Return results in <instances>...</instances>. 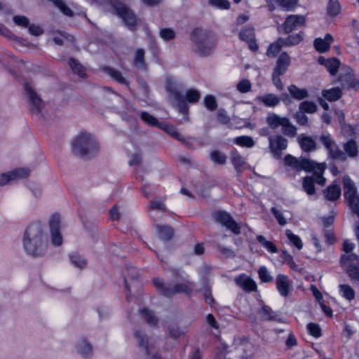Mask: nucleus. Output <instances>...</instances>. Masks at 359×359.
I'll return each instance as SVG.
<instances>
[{"mask_svg": "<svg viewBox=\"0 0 359 359\" xmlns=\"http://www.w3.org/2000/svg\"><path fill=\"white\" fill-rule=\"evenodd\" d=\"M23 247L34 257H41L47 249L48 242L42 224L37 222L26 229L23 236Z\"/></svg>", "mask_w": 359, "mask_h": 359, "instance_id": "obj_1", "label": "nucleus"}, {"mask_svg": "<svg viewBox=\"0 0 359 359\" xmlns=\"http://www.w3.org/2000/svg\"><path fill=\"white\" fill-rule=\"evenodd\" d=\"M166 89L170 93V97L175 102V105L178 111L184 114L183 119L180 121V123H183L188 121L189 107L186 100L189 103L197 102L201 98L200 92L196 89L190 88L187 90L184 98L178 88L170 81L167 82Z\"/></svg>", "mask_w": 359, "mask_h": 359, "instance_id": "obj_2", "label": "nucleus"}, {"mask_svg": "<svg viewBox=\"0 0 359 359\" xmlns=\"http://www.w3.org/2000/svg\"><path fill=\"white\" fill-rule=\"evenodd\" d=\"M72 153L83 159L95 157L100 151V144L95 137L88 133H81L72 140Z\"/></svg>", "mask_w": 359, "mask_h": 359, "instance_id": "obj_3", "label": "nucleus"}, {"mask_svg": "<svg viewBox=\"0 0 359 359\" xmlns=\"http://www.w3.org/2000/svg\"><path fill=\"white\" fill-rule=\"evenodd\" d=\"M190 40L193 43L192 51L201 57L210 55L215 49V43L210 39L206 30L195 28L190 33Z\"/></svg>", "mask_w": 359, "mask_h": 359, "instance_id": "obj_4", "label": "nucleus"}, {"mask_svg": "<svg viewBox=\"0 0 359 359\" xmlns=\"http://www.w3.org/2000/svg\"><path fill=\"white\" fill-rule=\"evenodd\" d=\"M152 282L158 292L165 297H172L177 294L181 293L190 295L192 292L191 287L185 283H177L174 286H170L166 285L162 279L158 278H154Z\"/></svg>", "mask_w": 359, "mask_h": 359, "instance_id": "obj_5", "label": "nucleus"}, {"mask_svg": "<svg viewBox=\"0 0 359 359\" xmlns=\"http://www.w3.org/2000/svg\"><path fill=\"white\" fill-rule=\"evenodd\" d=\"M266 121L270 128L273 130L281 127L282 133L285 136L294 137L297 135V128L287 117H281L275 113H269Z\"/></svg>", "mask_w": 359, "mask_h": 359, "instance_id": "obj_6", "label": "nucleus"}, {"mask_svg": "<svg viewBox=\"0 0 359 359\" xmlns=\"http://www.w3.org/2000/svg\"><path fill=\"white\" fill-rule=\"evenodd\" d=\"M109 4L124 22L130 31L137 29V18L134 12L126 4L118 0H109Z\"/></svg>", "mask_w": 359, "mask_h": 359, "instance_id": "obj_7", "label": "nucleus"}, {"mask_svg": "<svg viewBox=\"0 0 359 359\" xmlns=\"http://www.w3.org/2000/svg\"><path fill=\"white\" fill-rule=\"evenodd\" d=\"M318 140L326 149L329 158L340 162L346 161L345 154L339 149L330 134H323L319 137Z\"/></svg>", "mask_w": 359, "mask_h": 359, "instance_id": "obj_8", "label": "nucleus"}, {"mask_svg": "<svg viewBox=\"0 0 359 359\" xmlns=\"http://www.w3.org/2000/svg\"><path fill=\"white\" fill-rule=\"evenodd\" d=\"M318 140L326 149L329 158L340 162L346 161L345 154L339 149L330 134H323L319 137Z\"/></svg>", "mask_w": 359, "mask_h": 359, "instance_id": "obj_9", "label": "nucleus"}, {"mask_svg": "<svg viewBox=\"0 0 359 359\" xmlns=\"http://www.w3.org/2000/svg\"><path fill=\"white\" fill-rule=\"evenodd\" d=\"M23 86L29 100L31 113L36 115L39 114L43 107L42 100L28 82H25Z\"/></svg>", "mask_w": 359, "mask_h": 359, "instance_id": "obj_10", "label": "nucleus"}, {"mask_svg": "<svg viewBox=\"0 0 359 359\" xmlns=\"http://www.w3.org/2000/svg\"><path fill=\"white\" fill-rule=\"evenodd\" d=\"M214 219L234 234L238 235L241 233V226L229 213L225 211H218L214 214Z\"/></svg>", "mask_w": 359, "mask_h": 359, "instance_id": "obj_11", "label": "nucleus"}, {"mask_svg": "<svg viewBox=\"0 0 359 359\" xmlns=\"http://www.w3.org/2000/svg\"><path fill=\"white\" fill-rule=\"evenodd\" d=\"M284 161L286 165H288L297 171L303 170L306 172H311L313 168L312 166L314 164V161L309 158H304L298 159L290 154H287L285 156Z\"/></svg>", "mask_w": 359, "mask_h": 359, "instance_id": "obj_12", "label": "nucleus"}, {"mask_svg": "<svg viewBox=\"0 0 359 359\" xmlns=\"http://www.w3.org/2000/svg\"><path fill=\"white\" fill-rule=\"evenodd\" d=\"M139 272L137 269L135 267H130L127 269V275L125 278V287L128 291L127 297L129 298L130 294L132 292V289L136 290L138 292L141 291L142 283L138 280Z\"/></svg>", "mask_w": 359, "mask_h": 359, "instance_id": "obj_13", "label": "nucleus"}, {"mask_svg": "<svg viewBox=\"0 0 359 359\" xmlns=\"http://www.w3.org/2000/svg\"><path fill=\"white\" fill-rule=\"evenodd\" d=\"M349 67H345L339 74L338 81L341 83L344 89H358L359 80L356 79L351 72Z\"/></svg>", "mask_w": 359, "mask_h": 359, "instance_id": "obj_14", "label": "nucleus"}, {"mask_svg": "<svg viewBox=\"0 0 359 359\" xmlns=\"http://www.w3.org/2000/svg\"><path fill=\"white\" fill-rule=\"evenodd\" d=\"M269 142L271 151L276 157L280 158L282 151L287 147V140L280 135H275L269 137Z\"/></svg>", "mask_w": 359, "mask_h": 359, "instance_id": "obj_15", "label": "nucleus"}, {"mask_svg": "<svg viewBox=\"0 0 359 359\" xmlns=\"http://www.w3.org/2000/svg\"><path fill=\"white\" fill-rule=\"evenodd\" d=\"M60 215H53L49 220V226L51 234V243L55 246H60L63 242L62 236L60 232Z\"/></svg>", "mask_w": 359, "mask_h": 359, "instance_id": "obj_16", "label": "nucleus"}, {"mask_svg": "<svg viewBox=\"0 0 359 359\" xmlns=\"http://www.w3.org/2000/svg\"><path fill=\"white\" fill-rule=\"evenodd\" d=\"M305 21V17L303 15H288L282 25V30L284 34H289L293 30L304 26Z\"/></svg>", "mask_w": 359, "mask_h": 359, "instance_id": "obj_17", "label": "nucleus"}, {"mask_svg": "<svg viewBox=\"0 0 359 359\" xmlns=\"http://www.w3.org/2000/svg\"><path fill=\"white\" fill-rule=\"evenodd\" d=\"M29 175V170L27 168H18L12 171L0 175V186H4L11 181L25 178Z\"/></svg>", "mask_w": 359, "mask_h": 359, "instance_id": "obj_18", "label": "nucleus"}, {"mask_svg": "<svg viewBox=\"0 0 359 359\" xmlns=\"http://www.w3.org/2000/svg\"><path fill=\"white\" fill-rule=\"evenodd\" d=\"M276 289L280 296L287 297L292 291V283L289 277L284 274H278L276 278Z\"/></svg>", "mask_w": 359, "mask_h": 359, "instance_id": "obj_19", "label": "nucleus"}, {"mask_svg": "<svg viewBox=\"0 0 359 359\" xmlns=\"http://www.w3.org/2000/svg\"><path fill=\"white\" fill-rule=\"evenodd\" d=\"M291 63V57L286 52H283L280 54L276 62V66L273 72L278 74L283 75L287 70L288 67Z\"/></svg>", "mask_w": 359, "mask_h": 359, "instance_id": "obj_20", "label": "nucleus"}, {"mask_svg": "<svg viewBox=\"0 0 359 359\" xmlns=\"http://www.w3.org/2000/svg\"><path fill=\"white\" fill-rule=\"evenodd\" d=\"M76 351L84 358H88L93 355V346L86 338H81L78 341Z\"/></svg>", "mask_w": 359, "mask_h": 359, "instance_id": "obj_21", "label": "nucleus"}, {"mask_svg": "<svg viewBox=\"0 0 359 359\" xmlns=\"http://www.w3.org/2000/svg\"><path fill=\"white\" fill-rule=\"evenodd\" d=\"M332 41V36L330 34H326L324 39L316 38L313 41V46L318 52L325 53L330 49Z\"/></svg>", "mask_w": 359, "mask_h": 359, "instance_id": "obj_22", "label": "nucleus"}, {"mask_svg": "<svg viewBox=\"0 0 359 359\" xmlns=\"http://www.w3.org/2000/svg\"><path fill=\"white\" fill-rule=\"evenodd\" d=\"M312 167L313 168L312 169L313 174L311 177H313L314 182L323 186L326 182L325 178L323 175L325 169V164L318 163L314 161V164Z\"/></svg>", "mask_w": 359, "mask_h": 359, "instance_id": "obj_23", "label": "nucleus"}, {"mask_svg": "<svg viewBox=\"0 0 359 359\" xmlns=\"http://www.w3.org/2000/svg\"><path fill=\"white\" fill-rule=\"evenodd\" d=\"M343 182L344 197L347 201L358 195L357 188L355 185V183L348 176L344 177Z\"/></svg>", "mask_w": 359, "mask_h": 359, "instance_id": "obj_24", "label": "nucleus"}, {"mask_svg": "<svg viewBox=\"0 0 359 359\" xmlns=\"http://www.w3.org/2000/svg\"><path fill=\"white\" fill-rule=\"evenodd\" d=\"M344 153L346 155V161L347 157L356 158L358 156L359 151L356 142L354 140H349L343 144Z\"/></svg>", "mask_w": 359, "mask_h": 359, "instance_id": "obj_25", "label": "nucleus"}, {"mask_svg": "<svg viewBox=\"0 0 359 359\" xmlns=\"http://www.w3.org/2000/svg\"><path fill=\"white\" fill-rule=\"evenodd\" d=\"M262 320L270 321L278 320L280 321V318H277V313L272 310V309L267 305H262L257 311Z\"/></svg>", "mask_w": 359, "mask_h": 359, "instance_id": "obj_26", "label": "nucleus"}, {"mask_svg": "<svg viewBox=\"0 0 359 359\" xmlns=\"http://www.w3.org/2000/svg\"><path fill=\"white\" fill-rule=\"evenodd\" d=\"M299 144L305 152H312L317 149L316 141L310 136L302 135L299 140Z\"/></svg>", "mask_w": 359, "mask_h": 359, "instance_id": "obj_27", "label": "nucleus"}, {"mask_svg": "<svg viewBox=\"0 0 359 359\" xmlns=\"http://www.w3.org/2000/svg\"><path fill=\"white\" fill-rule=\"evenodd\" d=\"M145 52L143 49L139 48L136 50L134 58L133 65L134 66L141 71L147 70V65L144 60Z\"/></svg>", "mask_w": 359, "mask_h": 359, "instance_id": "obj_28", "label": "nucleus"}, {"mask_svg": "<svg viewBox=\"0 0 359 359\" xmlns=\"http://www.w3.org/2000/svg\"><path fill=\"white\" fill-rule=\"evenodd\" d=\"M323 194L326 199L334 201L341 196V188L337 184H331L324 190Z\"/></svg>", "mask_w": 359, "mask_h": 359, "instance_id": "obj_29", "label": "nucleus"}, {"mask_svg": "<svg viewBox=\"0 0 359 359\" xmlns=\"http://www.w3.org/2000/svg\"><path fill=\"white\" fill-rule=\"evenodd\" d=\"M290 95L297 100H302L309 97V92L306 88H299L292 84L287 87Z\"/></svg>", "mask_w": 359, "mask_h": 359, "instance_id": "obj_30", "label": "nucleus"}, {"mask_svg": "<svg viewBox=\"0 0 359 359\" xmlns=\"http://www.w3.org/2000/svg\"><path fill=\"white\" fill-rule=\"evenodd\" d=\"M322 95L329 102H336L342 96L341 90L339 87L332 88L322 91Z\"/></svg>", "mask_w": 359, "mask_h": 359, "instance_id": "obj_31", "label": "nucleus"}, {"mask_svg": "<svg viewBox=\"0 0 359 359\" xmlns=\"http://www.w3.org/2000/svg\"><path fill=\"white\" fill-rule=\"evenodd\" d=\"M257 100L262 102L266 107H274L280 103V98L273 94L269 93L262 96H258Z\"/></svg>", "mask_w": 359, "mask_h": 359, "instance_id": "obj_32", "label": "nucleus"}, {"mask_svg": "<svg viewBox=\"0 0 359 359\" xmlns=\"http://www.w3.org/2000/svg\"><path fill=\"white\" fill-rule=\"evenodd\" d=\"M104 70L105 73L109 75L111 77V79H113L116 81L118 82L119 83L126 85L127 86H128V82L123 77L122 73L120 71L110 67H104Z\"/></svg>", "mask_w": 359, "mask_h": 359, "instance_id": "obj_33", "label": "nucleus"}, {"mask_svg": "<svg viewBox=\"0 0 359 359\" xmlns=\"http://www.w3.org/2000/svg\"><path fill=\"white\" fill-rule=\"evenodd\" d=\"M158 236L163 241H169L173 236V229L168 225H157Z\"/></svg>", "mask_w": 359, "mask_h": 359, "instance_id": "obj_34", "label": "nucleus"}, {"mask_svg": "<svg viewBox=\"0 0 359 359\" xmlns=\"http://www.w3.org/2000/svg\"><path fill=\"white\" fill-rule=\"evenodd\" d=\"M141 120L146 124L157 128H162L161 123L154 116L147 111H140Z\"/></svg>", "mask_w": 359, "mask_h": 359, "instance_id": "obj_35", "label": "nucleus"}, {"mask_svg": "<svg viewBox=\"0 0 359 359\" xmlns=\"http://www.w3.org/2000/svg\"><path fill=\"white\" fill-rule=\"evenodd\" d=\"M69 65L74 74H78L80 77L86 76V69L78 60L70 58Z\"/></svg>", "mask_w": 359, "mask_h": 359, "instance_id": "obj_36", "label": "nucleus"}, {"mask_svg": "<svg viewBox=\"0 0 359 359\" xmlns=\"http://www.w3.org/2000/svg\"><path fill=\"white\" fill-rule=\"evenodd\" d=\"M163 128L166 133H168L171 137L176 139L177 140L183 142L186 145H188V142L185 138L178 132L177 129L172 125H165Z\"/></svg>", "mask_w": 359, "mask_h": 359, "instance_id": "obj_37", "label": "nucleus"}, {"mask_svg": "<svg viewBox=\"0 0 359 359\" xmlns=\"http://www.w3.org/2000/svg\"><path fill=\"white\" fill-rule=\"evenodd\" d=\"M239 38L246 42L255 39L254 28L250 25L245 26L241 30Z\"/></svg>", "mask_w": 359, "mask_h": 359, "instance_id": "obj_38", "label": "nucleus"}, {"mask_svg": "<svg viewBox=\"0 0 359 359\" xmlns=\"http://www.w3.org/2000/svg\"><path fill=\"white\" fill-rule=\"evenodd\" d=\"M231 163L237 172H241L245 164V159L237 152H233L231 156Z\"/></svg>", "mask_w": 359, "mask_h": 359, "instance_id": "obj_39", "label": "nucleus"}, {"mask_svg": "<svg viewBox=\"0 0 359 359\" xmlns=\"http://www.w3.org/2000/svg\"><path fill=\"white\" fill-rule=\"evenodd\" d=\"M302 187L308 195H313L316 193L314 180L313 177L306 176L303 178Z\"/></svg>", "mask_w": 359, "mask_h": 359, "instance_id": "obj_40", "label": "nucleus"}, {"mask_svg": "<svg viewBox=\"0 0 359 359\" xmlns=\"http://www.w3.org/2000/svg\"><path fill=\"white\" fill-rule=\"evenodd\" d=\"M341 62L337 58L331 57L326 62L325 67L332 76H334L337 74Z\"/></svg>", "mask_w": 359, "mask_h": 359, "instance_id": "obj_41", "label": "nucleus"}, {"mask_svg": "<svg viewBox=\"0 0 359 359\" xmlns=\"http://www.w3.org/2000/svg\"><path fill=\"white\" fill-rule=\"evenodd\" d=\"M233 142L241 147L251 148L255 145L252 137L250 136L243 135L236 137Z\"/></svg>", "mask_w": 359, "mask_h": 359, "instance_id": "obj_42", "label": "nucleus"}, {"mask_svg": "<svg viewBox=\"0 0 359 359\" xmlns=\"http://www.w3.org/2000/svg\"><path fill=\"white\" fill-rule=\"evenodd\" d=\"M318 107L313 102L304 101L299 104V110L304 113L313 114L317 111Z\"/></svg>", "mask_w": 359, "mask_h": 359, "instance_id": "obj_43", "label": "nucleus"}, {"mask_svg": "<svg viewBox=\"0 0 359 359\" xmlns=\"http://www.w3.org/2000/svg\"><path fill=\"white\" fill-rule=\"evenodd\" d=\"M140 313L144 318L146 322L151 326H154L158 323L157 318L154 315L153 312L148 309H142Z\"/></svg>", "mask_w": 359, "mask_h": 359, "instance_id": "obj_44", "label": "nucleus"}, {"mask_svg": "<svg viewBox=\"0 0 359 359\" xmlns=\"http://www.w3.org/2000/svg\"><path fill=\"white\" fill-rule=\"evenodd\" d=\"M341 11V6L337 0H329L327 11L329 15L336 16Z\"/></svg>", "mask_w": 359, "mask_h": 359, "instance_id": "obj_45", "label": "nucleus"}, {"mask_svg": "<svg viewBox=\"0 0 359 359\" xmlns=\"http://www.w3.org/2000/svg\"><path fill=\"white\" fill-rule=\"evenodd\" d=\"M341 262L344 266L348 267L349 264L358 265V257L354 253L348 255H342L341 257Z\"/></svg>", "mask_w": 359, "mask_h": 359, "instance_id": "obj_46", "label": "nucleus"}, {"mask_svg": "<svg viewBox=\"0 0 359 359\" xmlns=\"http://www.w3.org/2000/svg\"><path fill=\"white\" fill-rule=\"evenodd\" d=\"M210 158L215 163L224 165L226 163L227 157L224 153L215 150L210 153Z\"/></svg>", "mask_w": 359, "mask_h": 359, "instance_id": "obj_47", "label": "nucleus"}, {"mask_svg": "<svg viewBox=\"0 0 359 359\" xmlns=\"http://www.w3.org/2000/svg\"><path fill=\"white\" fill-rule=\"evenodd\" d=\"M257 241L260 244H262L269 252L271 253H276L278 252L276 246L272 242L266 241L264 236L261 235L257 236Z\"/></svg>", "mask_w": 359, "mask_h": 359, "instance_id": "obj_48", "label": "nucleus"}, {"mask_svg": "<svg viewBox=\"0 0 359 359\" xmlns=\"http://www.w3.org/2000/svg\"><path fill=\"white\" fill-rule=\"evenodd\" d=\"M285 235L290 241L298 250H301L303 247V243L300 238L294 234L291 230L287 229L285 231Z\"/></svg>", "mask_w": 359, "mask_h": 359, "instance_id": "obj_49", "label": "nucleus"}, {"mask_svg": "<svg viewBox=\"0 0 359 359\" xmlns=\"http://www.w3.org/2000/svg\"><path fill=\"white\" fill-rule=\"evenodd\" d=\"M70 260L71 262L76 267L83 269L86 266V259L82 257L81 255L76 253H72L70 255Z\"/></svg>", "mask_w": 359, "mask_h": 359, "instance_id": "obj_50", "label": "nucleus"}, {"mask_svg": "<svg viewBox=\"0 0 359 359\" xmlns=\"http://www.w3.org/2000/svg\"><path fill=\"white\" fill-rule=\"evenodd\" d=\"M343 296L348 300H352L355 297V292L353 289L348 285L341 284L339 285Z\"/></svg>", "mask_w": 359, "mask_h": 359, "instance_id": "obj_51", "label": "nucleus"}, {"mask_svg": "<svg viewBox=\"0 0 359 359\" xmlns=\"http://www.w3.org/2000/svg\"><path fill=\"white\" fill-rule=\"evenodd\" d=\"M54 43L58 46H62L64 44V41H74V38L73 36L68 34L66 32L60 33V36H55L53 39Z\"/></svg>", "mask_w": 359, "mask_h": 359, "instance_id": "obj_52", "label": "nucleus"}, {"mask_svg": "<svg viewBox=\"0 0 359 359\" xmlns=\"http://www.w3.org/2000/svg\"><path fill=\"white\" fill-rule=\"evenodd\" d=\"M258 274L260 280L264 283H270L272 282L273 280V277L269 273L266 267L264 266H262L259 268L258 271Z\"/></svg>", "mask_w": 359, "mask_h": 359, "instance_id": "obj_53", "label": "nucleus"}, {"mask_svg": "<svg viewBox=\"0 0 359 359\" xmlns=\"http://www.w3.org/2000/svg\"><path fill=\"white\" fill-rule=\"evenodd\" d=\"M347 268V273L351 280L359 282V265L349 264Z\"/></svg>", "mask_w": 359, "mask_h": 359, "instance_id": "obj_54", "label": "nucleus"}, {"mask_svg": "<svg viewBox=\"0 0 359 359\" xmlns=\"http://www.w3.org/2000/svg\"><path fill=\"white\" fill-rule=\"evenodd\" d=\"M160 36L165 41H170L175 38V32L171 28H163L159 31Z\"/></svg>", "mask_w": 359, "mask_h": 359, "instance_id": "obj_55", "label": "nucleus"}, {"mask_svg": "<svg viewBox=\"0 0 359 359\" xmlns=\"http://www.w3.org/2000/svg\"><path fill=\"white\" fill-rule=\"evenodd\" d=\"M216 248L217 250L225 258H233L236 257L234 251L229 248L222 245L221 244H217Z\"/></svg>", "mask_w": 359, "mask_h": 359, "instance_id": "obj_56", "label": "nucleus"}, {"mask_svg": "<svg viewBox=\"0 0 359 359\" xmlns=\"http://www.w3.org/2000/svg\"><path fill=\"white\" fill-rule=\"evenodd\" d=\"M209 5L219 9H229L230 2L228 0H208Z\"/></svg>", "mask_w": 359, "mask_h": 359, "instance_id": "obj_57", "label": "nucleus"}, {"mask_svg": "<svg viewBox=\"0 0 359 359\" xmlns=\"http://www.w3.org/2000/svg\"><path fill=\"white\" fill-rule=\"evenodd\" d=\"M252 87L251 83L248 79H243L241 81H240L237 86V90L242 93H245L250 90Z\"/></svg>", "mask_w": 359, "mask_h": 359, "instance_id": "obj_58", "label": "nucleus"}, {"mask_svg": "<svg viewBox=\"0 0 359 359\" xmlns=\"http://www.w3.org/2000/svg\"><path fill=\"white\" fill-rule=\"evenodd\" d=\"M204 103L208 110L214 111L217 107L215 97L212 95H208L204 98Z\"/></svg>", "mask_w": 359, "mask_h": 359, "instance_id": "obj_59", "label": "nucleus"}, {"mask_svg": "<svg viewBox=\"0 0 359 359\" xmlns=\"http://www.w3.org/2000/svg\"><path fill=\"white\" fill-rule=\"evenodd\" d=\"M307 330L309 333L314 337H319L321 335V329L319 325L316 323H309L307 325Z\"/></svg>", "mask_w": 359, "mask_h": 359, "instance_id": "obj_60", "label": "nucleus"}, {"mask_svg": "<svg viewBox=\"0 0 359 359\" xmlns=\"http://www.w3.org/2000/svg\"><path fill=\"white\" fill-rule=\"evenodd\" d=\"M347 201L353 212L356 214L359 217V195L358 194L348 199Z\"/></svg>", "mask_w": 359, "mask_h": 359, "instance_id": "obj_61", "label": "nucleus"}, {"mask_svg": "<svg viewBox=\"0 0 359 359\" xmlns=\"http://www.w3.org/2000/svg\"><path fill=\"white\" fill-rule=\"evenodd\" d=\"M271 212L273 214V215L275 217V218L277 219L278 224L280 226H284L286 224L287 221L286 219L283 215L282 212L276 209L275 207H272L271 208Z\"/></svg>", "mask_w": 359, "mask_h": 359, "instance_id": "obj_62", "label": "nucleus"}, {"mask_svg": "<svg viewBox=\"0 0 359 359\" xmlns=\"http://www.w3.org/2000/svg\"><path fill=\"white\" fill-rule=\"evenodd\" d=\"M243 288L248 292H253L257 290V285L255 282L250 278H247L243 283Z\"/></svg>", "mask_w": 359, "mask_h": 359, "instance_id": "obj_63", "label": "nucleus"}, {"mask_svg": "<svg viewBox=\"0 0 359 359\" xmlns=\"http://www.w3.org/2000/svg\"><path fill=\"white\" fill-rule=\"evenodd\" d=\"M280 45H279L276 41L274 43H271L270 46H269L266 51V55L268 56H271L274 57L280 52Z\"/></svg>", "mask_w": 359, "mask_h": 359, "instance_id": "obj_64", "label": "nucleus"}]
</instances>
